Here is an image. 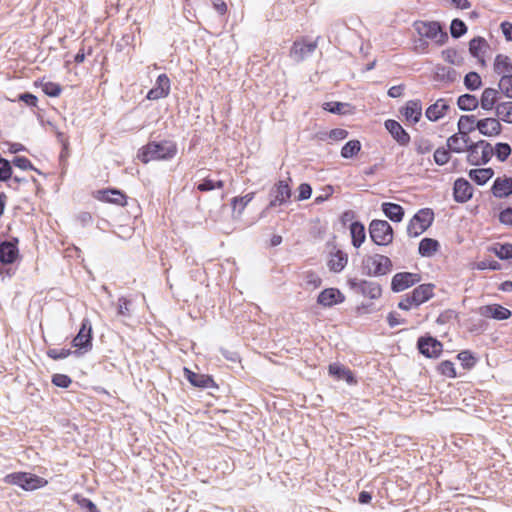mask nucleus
<instances>
[{
    "label": "nucleus",
    "instance_id": "nucleus-43",
    "mask_svg": "<svg viewBox=\"0 0 512 512\" xmlns=\"http://www.w3.org/2000/svg\"><path fill=\"white\" fill-rule=\"evenodd\" d=\"M224 188V181L218 180L214 181L210 178H205L201 183L196 186V189L200 192H208L214 189H222Z\"/></svg>",
    "mask_w": 512,
    "mask_h": 512
},
{
    "label": "nucleus",
    "instance_id": "nucleus-34",
    "mask_svg": "<svg viewBox=\"0 0 512 512\" xmlns=\"http://www.w3.org/2000/svg\"><path fill=\"white\" fill-rule=\"evenodd\" d=\"M382 211L391 221L401 222L404 217V209L401 205L386 202L382 204Z\"/></svg>",
    "mask_w": 512,
    "mask_h": 512
},
{
    "label": "nucleus",
    "instance_id": "nucleus-33",
    "mask_svg": "<svg viewBox=\"0 0 512 512\" xmlns=\"http://www.w3.org/2000/svg\"><path fill=\"white\" fill-rule=\"evenodd\" d=\"M440 248V244L436 239L423 238L418 247V252L423 257H431L435 255Z\"/></svg>",
    "mask_w": 512,
    "mask_h": 512
},
{
    "label": "nucleus",
    "instance_id": "nucleus-56",
    "mask_svg": "<svg viewBox=\"0 0 512 512\" xmlns=\"http://www.w3.org/2000/svg\"><path fill=\"white\" fill-rule=\"evenodd\" d=\"M52 383L57 387L68 388L72 380L68 375L57 373L52 376Z\"/></svg>",
    "mask_w": 512,
    "mask_h": 512
},
{
    "label": "nucleus",
    "instance_id": "nucleus-63",
    "mask_svg": "<svg viewBox=\"0 0 512 512\" xmlns=\"http://www.w3.org/2000/svg\"><path fill=\"white\" fill-rule=\"evenodd\" d=\"M388 325L393 328L397 325H401L405 323V319L401 318V316L396 312H390L387 316Z\"/></svg>",
    "mask_w": 512,
    "mask_h": 512
},
{
    "label": "nucleus",
    "instance_id": "nucleus-49",
    "mask_svg": "<svg viewBox=\"0 0 512 512\" xmlns=\"http://www.w3.org/2000/svg\"><path fill=\"white\" fill-rule=\"evenodd\" d=\"M433 148V143L427 138L422 137L415 141V150L418 154L424 155L430 153Z\"/></svg>",
    "mask_w": 512,
    "mask_h": 512
},
{
    "label": "nucleus",
    "instance_id": "nucleus-35",
    "mask_svg": "<svg viewBox=\"0 0 512 512\" xmlns=\"http://www.w3.org/2000/svg\"><path fill=\"white\" fill-rule=\"evenodd\" d=\"M494 175L492 168H477L469 172V177L478 185L486 184Z\"/></svg>",
    "mask_w": 512,
    "mask_h": 512
},
{
    "label": "nucleus",
    "instance_id": "nucleus-10",
    "mask_svg": "<svg viewBox=\"0 0 512 512\" xmlns=\"http://www.w3.org/2000/svg\"><path fill=\"white\" fill-rule=\"evenodd\" d=\"M417 348L427 358H438L443 352V344L432 336L418 338Z\"/></svg>",
    "mask_w": 512,
    "mask_h": 512
},
{
    "label": "nucleus",
    "instance_id": "nucleus-37",
    "mask_svg": "<svg viewBox=\"0 0 512 512\" xmlns=\"http://www.w3.org/2000/svg\"><path fill=\"white\" fill-rule=\"evenodd\" d=\"M457 104L458 107L464 111H472L475 110L478 106H480L479 99L475 95L471 94H463L459 96Z\"/></svg>",
    "mask_w": 512,
    "mask_h": 512
},
{
    "label": "nucleus",
    "instance_id": "nucleus-11",
    "mask_svg": "<svg viewBox=\"0 0 512 512\" xmlns=\"http://www.w3.org/2000/svg\"><path fill=\"white\" fill-rule=\"evenodd\" d=\"M421 281L418 273L400 272L396 273L391 280V289L394 292H402Z\"/></svg>",
    "mask_w": 512,
    "mask_h": 512
},
{
    "label": "nucleus",
    "instance_id": "nucleus-29",
    "mask_svg": "<svg viewBox=\"0 0 512 512\" xmlns=\"http://www.w3.org/2000/svg\"><path fill=\"white\" fill-rule=\"evenodd\" d=\"M434 289V284L426 283L417 286L410 293L412 294L413 301L417 302V304L420 306L434 296Z\"/></svg>",
    "mask_w": 512,
    "mask_h": 512
},
{
    "label": "nucleus",
    "instance_id": "nucleus-3",
    "mask_svg": "<svg viewBox=\"0 0 512 512\" xmlns=\"http://www.w3.org/2000/svg\"><path fill=\"white\" fill-rule=\"evenodd\" d=\"M3 481L9 485L19 486L25 491H33L45 487L48 484L45 478L21 471L7 474Z\"/></svg>",
    "mask_w": 512,
    "mask_h": 512
},
{
    "label": "nucleus",
    "instance_id": "nucleus-9",
    "mask_svg": "<svg viewBox=\"0 0 512 512\" xmlns=\"http://www.w3.org/2000/svg\"><path fill=\"white\" fill-rule=\"evenodd\" d=\"M289 181H291L290 178L288 180H279L271 188V200L269 203L270 207L281 206L290 200L291 188L289 185Z\"/></svg>",
    "mask_w": 512,
    "mask_h": 512
},
{
    "label": "nucleus",
    "instance_id": "nucleus-17",
    "mask_svg": "<svg viewBox=\"0 0 512 512\" xmlns=\"http://www.w3.org/2000/svg\"><path fill=\"white\" fill-rule=\"evenodd\" d=\"M501 94L500 89L492 87L485 88L479 99L480 107L485 111L496 110L497 104L500 103Z\"/></svg>",
    "mask_w": 512,
    "mask_h": 512
},
{
    "label": "nucleus",
    "instance_id": "nucleus-21",
    "mask_svg": "<svg viewBox=\"0 0 512 512\" xmlns=\"http://www.w3.org/2000/svg\"><path fill=\"white\" fill-rule=\"evenodd\" d=\"M405 120L410 124H416L422 117V103L420 100H410L401 111Z\"/></svg>",
    "mask_w": 512,
    "mask_h": 512
},
{
    "label": "nucleus",
    "instance_id": "nucleus-44",
    "mask_svg": "<svg viewBox=\"0 0 512 512\" xmlns=\"http://www.w3.org/2000/svg\"><path fill=\"white\" fill-rule=\"evenodd\" d=\"M464 84L469 90H477L482 86V79L477 72H469L464 78Z\"/></svg>",
    "mask_w": 512,
    "mask_h": 512
},
{
    "label": "nucleus",
    "instance_id": "nucleus-45",
    "mask_svg": "<svg viewBox=\"0 0 512 512\" xmlns=\"http://www.w3.org/2000/svg\"><path fill=\"white\" fill-rule=\"evenodd\" d=\"M437 371L448 378H455L457 376L455 365L452 361L444 360L437 366Z\"/></svg>",
    "mask_w": 512,
    "mask_h": 512
},
{
    "label": "nucleus",
    "instance_id": "nucleus-36",
    "mask_svg": "<svg viewBox=\"0 0 512 512\" xmlns=\"http://www.w3.org/2000/svg\"><path fill=\"white\" fill-rule=\"evenodd\" d=\"M495 114L499 120L512 124V101L498 103Z\"/></svg>",
    "mask_w": 512,
    "mask_h": 512
},
{
    "label": "nucleus",
    "instance_id": "nucleus-25",
    "mask_svg": "<svg viewBox=\"0 0 512 512\" xmlns=\"http://www.w3.org/2000/svg\"><path fill=\"white\" fill-rule=\"evenodd\" d=\"M348 263V254L340 249L330 252L327 266L334 273L341 272Z\"/></svg>",
    "mask_w": 512,
    "mask_h": 512
},
{
    "label": "nucleus",
    "instance_id": "nucleus-28",
    "mask_svg": "<svg viewBox=\"0 0 512 512\" xmlns=\"http://www.w3.org/2000/svg\"><path fill=\"white\" fill-rule=\"evenodd\" d=\"M493 70L500 78L510 77L512 75L511 58L504 54H498L493 62Z\"/></svg>",
    "mask_w": 512,
    "mask_h": 512
},
{
    "label": "nucleus",
    "instance_id": "nucleus-57",
    "mask_svg": "<svg viewBox=\"0 0 512 512\" xmlns=\"http://www.w3.org/2000/svg\"><path fill=\"white\" fill-rule=\"evenodd\" d=\"M13 164L22 170H35L38 171L32 162L24 156H17L13 159Z\"/></svg>",
    "mask_w": 512,
    "mask_h": 512
},
{
    "label": "nucleus",
    "instance_id": "nucleus-51",
    "mask_svg": "<svg viewBox=\"0 0 512 512\" xmlns=\"http://www.w3.org/2000/svg\"><path fill=\"white\" fill-rule=\"evenodd\" d=\"M457 358L461 361L462 366L466 369H471L476 364V359L468 350L458 353Z\"/></svg>",
    "mask_w": 512,
    "mask_h": 512
},
{
    "label": "nucleus",
    "instance_id": "nucleus-6",
    "mask_svg": "<svg viewBox=\"0 0 512 512\" xmlns=\"http://www.w3.org/2000/svg\"><path fill=\"white\" fill-rule=\"evenodd\" d=\"M371 240L379 246H386L392 243L394 233L391 225L385 220H372L369 225Z\"/></svg>",
    "mask_w": 512,
    "mask_h": 512
},
{
    "label": "nucleus",
    "instance_id": "nucleus-27",
    "mask_svg": "<svg viewBox=\"0 0 512 512\" xmlns=\"http://www.w3.org/2000/svg\"><path fill=\"white\" fill-rule=\"evenodd\" d=\"M470 143H471L470 137L464 136L459 132L451 135L447 139V147L451 152H454V153L466 152Z\"/></svg>",
    "mask_w": 512,
    "mask_h": 512
},
{
    "label": "nucleus",
    "instance_id": "nucleus-55",
    "mask_svg": "<svg viewBox=\"0 0 512 512\" xmlns=\"http://www.w3.org/2000/svg\"><path fill=\"white\" fill-rule=\"evenodd\" d=\"M70 349L65 348H52L47 351V356L53 360H60L67 358L69 355H71Z\"/></svg>",
    "mask_w": 512,
    "mask_h": 512
},
{
    "label": "nucleus",
    "instance_id": "nucleus-4",
    "mask_svg": "<svg viewBox=\"0 0 512 512\" xmlns=\"http://www.w3.org/2000/svg\"><path fill=\"white\" fill-rule=\"evenodd\" d=\"M466 152L467 162L474 166L488 163L494 154L492 145L485 140L478 142L471 141Z\"/></svg>",
    "mask_w": 512,
    "mask_h": 512
},
{
    "label": "nucleus",
    "instance_id": "nucleus-12",
    "mask_svg": "<svg viewBox=\"0 0 512 512\" xmlns=\"http://www.w3.org/2000/svg\"><path fill=\"white\" fill-rule=\"evenodd\" d=\"M20 258L18 240L0 242V265L8 266L14 264Z\"/></svg>",
    "mask_w": 512,
    "mask_h": 512
},
{
    "label": "nucleus",
    "instance_id": "nucleus-59",
    "mask_svg": "<svg viewBox=\"0 0 512 512\" xmlns=\"http://www.w3.org/2000/svg\"><path fill=\"white\" fill-rule=\"evenodd\" d=\"M418 306L419 305L417 304V302L413 301L411 293L405 294L398 303V307L405 311H408V310H410L414 307H418Z\"/></svg>",
    "mask_w": 512,
    "mask_h": 512
},
{
    "label": "nucleus",
    "instance_id": "nucleus-20",
    "mask_svg": "<svg viewBox=\"0 0 512 512\" xmlns=\"http://www.w3.org/2000/svg\"><path fill=\"white\" fill-rule=\"evenodd\" d=\"M479 314L485 318H493L496 320H506L509 319L512 315V312L503 307L500 304H490L481 306L479 308Z\"/></svg>",
    "mask_w": 512,
    "mask_h": 512
},
{
    "label": "nucleus",
    "instance_id": "nucleus-38",
    "mask_svg": "<svg viewBox=\"0 0 512 512\" xmlns=\"http://www.w3.org/2000/svg\"><path fill=\"white\" fill-rule=\"evenodd\" d=\"M359 286L361 288L362 293L365 296L370 297L371 299H377L382 294V289L380 285L376 283L363 280L359 283Z\"/></svg>",
    "mask_w": 512,
    "mask_h": 512
},
{
    "label": "nucleus",
    "instance_id": "nucleus-23",
    "mask_svg": "<svg viewBox=\"0 0 512 512\" xmlns=\"http://www.w3.org/2000/svg\"><path fill=\"white\" fill-rule=\"evenodd\" d=\"M385 127L399 145L406 146L410 142V135L399 122L392 119L386 120Z\"/></svg>",
    "mask_w": 512,
    "mask_h": 512
},
{
    "label": "nucleus",
    "instance_id": "nucleus-54",
    "mask_svg": "<svg viewBox=\"0 0 512 512\" xmlns=\"http://www.w3.org/2000/svg\"><path fill=\"white\" fill-rule=\"evenodd\" d=\"M74 501H76L82 508H85L87 512H99L97 506L88 498L75 495Z\"/></svg>",
    "mask_w": 512,
    "mask_h": 512
},
{
    "label": "nucleus",
    "instance_id": "nucleus-64",
    "mask_svg": "<svg viewBox=\"0 0 512 512\" xmlns=\"http://www.w3.org/2000/svg\"><path fill=\"white\" fill-rule=\"evenodd\" d=\"M501 30L506 40L512 41V23L505 21L501 23Z\"/></svg>",
    "mask_w": 512,
    "mask_h": 512
},
{
    "label": "nucleus",
    "instance_id": "nucleus-13",
    "mask_svg": "<svg viewBox=\"0 0 512 512\" xmlns=\"http://www.w3.org/2000/svg\"><path fill=\"white\" fill-rule=\"evenodd\" d=\"M318 46L317 41H307L305 38L294 41L290 49V57L296 61H302L312 54Z\"/></svg>",
    "mask_w": 512,
    "mask_h": 512
},
{
    "label": "nucleus",
    "instance_id": "nucleus-26",
    "mask_svg": "<svg viewBox=\"0 0 512 512\" xmlns=\"http://www.w3.org/2000/svg\"><path fill=\"white\" fill-rule=\"evenodd\" d=\"M492 193L497 198H505L512 194V177H497L492 185Z\"/></svg>",
    "mask_w": 512,
    "mask_h": 512
},
{
    "label": "nucleus",
    "instance_id": "nucleus-52",
    "mask_svg": "<svg viewBox=\"0 0 512 512\" xmlns=\"http://www.w3.org/2000/svg\"><path fill=\"white\" fill-rule=\"evenodd\" d=\"M498 87L503 95L508 98H512V75H510V77L506 76L504 78H500Z\"/></svg>",
    "mask_w": 512,
    "mask_h": 512
},
{
    "label": "nucleus",
    "instance_id": "nucleus-42",
    "mask_svg": "<svg viewBox=\"0 0 512 512\" xmlns=\"http://www.w3.org/2000/svg\"><path fill=\"white\" fill-rule=\"evenodd\" d=\"M255 196V192H250L243 197H234L231 201V205L234 211L238 210V213L241 214L245 207L250 203Z\"/></svg>",
    "mask_w": 512,
    "mask_h": 512
},
{
    "label": "nucleus",
    "instance_id": "nucleus-15",
    "mask_svg": "<svg viewBox=\"0 0 512 512\" xmlns=\"http://www.w3.org/2000/svg\"><path fill=\"white\" fill-rule=\"evenodd\" d=\"M170 90L171 81L167 74L163 73L157 77L154 87L148 91L146 98L148 100H159L166 98L169 95Z\"/></svg>",
    "mask_w": 512,
    "mask_h": 512
},
{
    "label": "nucleus",
    "instance_id": "nucleus-5",
    "mask_svg": "<svg viewBox=\"0 0 512 512\" xmlns=\"http://www.w3.org/2000/svg\"><path fill=\"white\" fill-rule=\"evenodd\" d=\"M433 221V210L422 208L410 219L407 226V234L410 237H418L432 225Z\"/></svg>",
    "mask_w": 512,
    "mask_h": 512
},
{
    "label": "nucleus",
    "instance_id": "nucleus-60",
    "mask_svg": "<svg viewBox=\"0 0 512 512\" xmlns=\"http://www.w3.org/2000/svg\"><path fill=\"white\" fill-rule=\"evenodd\" d=\"M346 106L347 104L341 102H326L324 103L323 108L324 110L334 114H344V108Z\"/></svg>",
    "mask_w": 512,
    "mask_h": 512
},
{
    "label": "nucleus",
    "instance_id": "nucleus-14",
    "mask_svg": "<svg viewBox=\"0 0 512 512\" xmlns=\"http://www.w3.org/2000/svg\"><path fill=\"white\" fill-rule=\"evenodd\" d=\"M72 345L75 348L85 350L92 347V325L89 319L82 320L80 330L73 338Z\"/></svg>",
    "mask_w": 512,
    "mask_h": 512
},
{
    "label": "nucleus",
    "instance_id": "nucleus-24",
    "mask_svg": "<svg viewBox=\"0 0 512 512\" xmlns=\"http://www.w3.org/2000/svg\"><path fill=\"white\" fill-rule=\"evenodd\" d=\"M453 190L455 201L460 203L467 202L473 195L472 186L464 178H459L455 181Z\"/></svg>",
    "mask_w": 512,
    "mask_h": 512
},
{
    "label": "nucleus",
    "instance_id": "nucleus-1",
    "mask_svg": "<svg viewBox=\"0 0 512 512\" xmlns=\"http://www.w3.org/2000/svg\"><path fill=\"white\" fill-rule=\"evenodd\" d=\"M177 154V145L170 140L161 142H149L143 146L139 152V159L143 163L150 161L169 160Z\"/></svg>",
    "mask_w": 512,
    "mask_h": 512
},
{
    "label": "nucleus",
    "instance_id": "nucleus-62",
    "mask_svg": "<svg viewBox=\"0 0 512 512\" xmlns=\"http://www.w3.org/2000/svg\"><path fill=\"white\" fill-rule=\"evenodd\" d=\"M499 221L504 225L512 226V208L508 207L499 214Z\"/></svg>",
    "mask_w": 512,
    "mask_h": 512
},
{
    "label": "nucleus",
    "instance_id": "nucleus-7",
    "mask_svg": "<svg viewBox=\"0 0 512 512\" xmlns=\"http://www.w3.org/2000/svg\"><path fill=\"white\" fill-rule=\"evenodd\" d=\"M415 29L421 37L428 38L438 45H443L448 40L447 33L438 22L418 21L415 23Z\"/></svg>",
    "mask_w": 512,
    "mask_h": 512
},
{
    "label": "nucleus",
    "instance_id": "nucleus-18",
    "mask_svg": "<svg viewBox=\"0 0 512 512\" xmlns=\"http://www.w3.org/2000/svg\"><path fill=\"white\" fill-rule=\"evenodd\" d=\"M184 375L189 383L195 387L218 388V385L210 375L196 373L188 368H184Z\"/></svg>",
    "mask_w": 512,
    "mask_h": 512
},
{
    "label": "nucleus",
    "instance_id": "nucleus-58",
    "mask_svg": "<svg viewBox=\"0 0 512 512\" xmlns=\"http://www.w3.org/2000/svg\"><path fill=\"white\" fill-rule=\"evenodd\" d=\"M305 282L307 286L313 289L320 287L322 284L321 278L315 272L312 271H308L305 273Z\"/></svg>",
    "mask_w": 512,
    "mask_h": 512
},
{
    "label": "nucleus",
    "instance_id": "nucleus-50",
    "mask_svg": "<svg viewBox=\"0 0 512 512\" xmlns=\"http://www.w3.org/2000/svg\"><path fill=\"white\" fill-rule=\"evenodd\" d=\"M450 32L454 38H459L467 32V26L462 20L454 19L451 22Z\"/></svg>",
    "mask_w": 512,
    "mask_h": 512
},
{
    "label": "nucleus",
    "instance_id": "nucleus-41",
    "mask_svg": "<svg viewBox=\"0 0 512 512\" xmlns=\"http://www.w3.org/2000/svg\"><path fill=\"white\" fill-rule=\"evenodd\" d=\"M40 87L42 91L49 97H58L62 92V87L60 84L52 81H45L44 79L40 81Z\"/></svg>",
    "mask_w": 512,
    "mask_h": 512
},
{
    "label": "nucleus",
    "instance_id": "nucleus-61",
    "mask_svg": "<svg viewBox=\"0 0 512 512\" xmlns=\"http://www.w3.org/2000/svg\"><path fill=\"white\" fill-rule=\"evenodd\" d=\"M348 136V131L342 128H335L329 132V138L335 141L344 140Z\"/></svg>",
    "mask_w": 512,
    "mask_h": 512
},
{
    "label": "nucleus",
    "instance_id": "nucleus-53",
    "mask_svg": "<svg viewBox=\"0 0 512 512\" xmlns=\"http://www.w3.org/2000/svg\"><path fill=\"white\" fill-rule=\"evenodd\" d=\"M12 176V168L8 160L0 157V181H7Z\"/></svg>",
    "mask_w": 512,
    "mask_h": 512
},
{
    "label": "nucleus",
    "instance_id": "nucleus-32",
    "mask_svg": "<svg viewBox=\"0 0 512 512\" xmlns=\"http://www.w3.org/2000/svg\"><path fill=\"white\" fill-rule=\"evenodd\" d=\"M477 121L475 115H462L457 123L458 132L464 136H469V133L477 129Z\"/></svg>",
    "mask_w": 512,
    "mask_h": 512
},
{
    "label": "nucleus",
    "instance_id": "nucleus-16",
    "mask_svg": "<svg viewBox=\"0 0 512 512\" xmlns=\"http://www.w3.org/2000/svg\"><path fill=\"white\" fill-rule=\"evenodd\" d=\"M476 126L479 133L487 137H495L502 132L500 120L494 117L478 119Z\"/></svg>",
    "mask_w": 512,
    "mask_h": 512
},
{
    "label": "nucleus",
    "instance_id": "nucleus-31",
    "mask_svg": "<svg viewBox=\"0 0 512 512\" xmlns=\"http://www.w3.org/2000/svg\"><path fill=\"white\" fill-rule=\"evenodd\" d=\"M351 243L355 248H359L366 239L365 227L361 222L355 221L350 225Z\"/></svg>",
    "mask_w": 512,
    "mask_h": 512
},
{
    "label": "nucleus",
    "instance_id": "nucleus-48",
    "mask_svg": "<svg viewBox=\"0 0 512 512\" xmlns=\"http://www.w3.org/2000/svg\"><path fill=\"white\" fill-rule=\"evenodd\" d=\"M494 154L499 161H505L511 154V147L508 143H497L493 148Z\"/></svg>",
    "mask_w": 512,
    "mask_h": 512
},
{
    "label": "nucleus",
    "instance_id": "nucleus-47",
    "mask_svg": "<svg viewBox=\"0 0 512 512\" xmlns=\"http://www.w3.org/2000/svg\"><path fill=\"white\" fill-rule=\"evenodd\" d=\"M500 259L512 258V244H496L491 249Z\"/></svg>",
    "mask_w": 512,
    "mask_h": 512
},
{
    "label": "nucleus",
    "instance_id": "nucleus-22",
    "mask_svg": "<svg viewBox=\"0 0 512 512\" xmlns=\"http://www.w3.org/2000/svg\"><path fill=\"white\" fill-rule=\"evenodd\" d=\"M345 300L344 295L337 288H327L320 292L317 302L325 307H331Z\"/></svg>",
    "mask_w": 512,
    "mask_h": 512
},
{
    "label": "nucleus",
    "instance_id": "nucleus-39",
    "mask_svg": "<svg viewBox=\"0 0 512 512\" xmlns=\"http://www.w3.org/2000/svg\"><path fill=\"white\" fill-rule=\"evenodd\" d=\"M487 49V42L485 39L478 37L474 38L469 43V51L476 58H482Z\"/></svg>",
    "mask_w": 512,
    "mask_h": 512
},
{
    "label": "nucleus",
    "instance_id": "nucleus-40",
    "mask_svg": "<svg viewBox=\"0 0 512 512\" xmlns=\"http://www.w3.org/2000/svg\"><path fill=\"white\" fill-rule=\"evenodd\" d=\"M361 150V143L359 140L348 141L341 149V156L349 159L356 156Z\"/></svg>",
    "mask_w": 512,
    "mask_h": 512
},
{
    "label": "nucleus",
    "instance_id": "nucleus-19",
    "mask_svg": "<svg viewBox=\"0 0 512 512\" xmlns=\"http://www.w3.org/2000/svg\"><path fill=\"white\" fill-rule=\"evenodd\" d=\"M450 110V104L448 100L439 98L435 103L427 107L425 116L428 120L436 122L445 117Z\"/></svg>",
    "mask_w": 512,
    "mask_h": 512
},
{
    "label": "nucleus",
    "instance_id": "nucleus-30",
    "mask_svg": "<svg viewBox=\"0 0 512 512\" xmlns=\"http://www.w3.org/2000/svg\"><path fill=\"white\" fill-rule=\"evenodd\" d=\"M329 374L334 376L336 379H343L349 384L356 383L352 371L343 365H339L336 363L330 364Z\"/></svg>",
    "mask_w": 512,
    "mask_h": 512
},
{
    "label": "nucleus",
    "instance_id": "nucleus-46",
    "mask_svg": "<svg viewBox=\"0 0 512 512\" xmlns=\"http://www.w3.org/2000/svg\"><path fill=\"white\" fill-rule=\"evenodd\" d=\"M450 152L451 151L448 149V147L437 148L433 154L435 163L439 166L447 164L451 158Z\"/></svg>",
    "mask_w": 512,
    "mask_h": 512
},
{
    "label": "nucleus",
    "instance_id": "nucleus-8",
    "mask_svg": "<svg viewBox=\"0 0 512 512\" xmlns=\"http://www.w3.org/2000/svg\"><path fill=\"white\" fill-rule=\"evenodd\" d=\"M92 197L97 201L120 207H125L128 203V196L123 191L116 188H105L93 191Z\"/></svg>",
    "mask_w": 512,
    "mask_h": 512
},
{
    "label": "nucleus",
    "instance_id": "nucleus-2",
    "mask_svg": "<svg viewBox=\"0 0 512 512\" xmlns=\"http://www.w3.org/2000/svg\"><path fill=\"white\" fill-rule=\"evenodd\" d=\"M392 268L391 259L382 254H368L361 261V272L369 277L384 276L391 272Z\"/></svg>",
    "mask_w": 512,
    "mask_h": 512
}]
</instances>
